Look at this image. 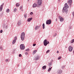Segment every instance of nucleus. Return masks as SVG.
I'll return each instance as SVG.
<instances>
[{
	"label": "nucleus",
	"instance_id": "nucleus-4",
	"mask_svg": "<svg viewBox=\"0 0 74 74\" xmlns=\"http://www.w3.org/2000/svg\"><path fill=\"white\" fill-rule=\"evenodd\" d=\"M20 47L21 50H23V49H25V46H24L23 44L21 45Z\"/></svg>",
	"mask_w": 74,
	"mask_h": 74
},
{
	"label": "nucleus",
	"instance_id": "nucleus-23",
	"mask_svg": "<svg viewBox=\"0 0 74 74\" xmlns=\"http://www.w3.org/2000/svg\"><path fill=\"white\" fill-rule=\"evenodd\" d=\"M42 27H43V29H44L45 28V24L44 23H43L42 25Z\"/></svg>",
	"mask_w": 74,
	"mask_h": 74
},
{
	"label": "nucleus",
	"instance_id": "nucleus-41",
	"mask_svg": "<svg viewBox=\"0 0 74 74\" xmlns=\"http://www.w3.org/2000/svg\"><path fill=\"white\" fill-rule=\"evenodd\" d=\"M5 61H6V62H8V60L7 59H6L5 60Z\"/></svg>",
	"mask_w": 74,
	"mask_h": 74
},
{
	"label": "nucleus",
	"instance_id": "nucleus-29",
	"mask_svg": "<svg viewBox=\"0 0 74 74\" xmlns=\"http://www.w3.org/2000/svg\"><path fill=\"white\" fill-rule=\"evenodd\" d=\"M61 56H59V57H58V60H60V59H61Z\"/></svg>",
	"mask_w": 74,
	"mask_h": 74
},
{
	"label": "nucleus",
	"instance_id": "nucleus-35",
	"mask_svg": "<svg viewBox=\"0 0 74 74\" xmlns=\"http://www.w3.org/2000/svg\"><path fill=\"white\" fill-rule=\"evenodd\" d=\"M56 35H57V34H55V35H54L53 36V37H55V36H56Z\"/></svg>",
	"mask_w": 74,
	"mask_h": 74
},
{
	"label": "nucleus",
	"instance_id": "nucleus-32",
	"mask_svg": "<svg viewBox=\"0 0 74 74\" xmlns=\"http://www.w3.org/2000/svg\"><path fill=\"white\" fill-rule=\"evenodd\" d=\"M17 39V37H16V36L14 37V40H16Z\"/></svg>",
	"mask_w": 74,
	"mask_h": 74
},
{
	"label": "nucleus",
	"instance_id": "nucleus-42",
	"mask_svg": "<svg viewBox=\"0 0 74 74\" xmlns=\"http://www.w3.org/2000/svg\"><path fill=\"white\" fill-rule=\"evenodd\" d=\"M57 53H59V51H57Z\"/></svg>",
	"mask_w": 74,
	"mask_h": 74
},
{
	"label": "nucleus",
	"instance_id": "nucleus-33",
	"mask_svg": "<svg viewBox=\"0 0 74 74\" xmlns=\"http://www.w3.org/2000/svg\"><path fill=\"white\" fill-rule=\"evenodd\" d=\"M33 12H31L30 14V15H33Z\"/></svg>",
	"mask_w": 74,
	"mask_h": 74
},
{
	"label": "nucleus",
	"instance_id": "nucleus-38",
	"mask_svg": "<svg viewBox=\"0 0 74 74\" xmlns=\"http://www.w3.org/2000/svg\"><path fill=\"white\" fill-rule=\"evenodd\" d=\"M36 44H33V46L34 47V46H36Z\"/></svg>",
	"mask_w": 74,
	"mask_h": 74
},
{
	"label": "nucleus",
	"instance_id": "nucleus-37",
	"mask_svg": "<svg viewBox=\"0 0 74 74\" xmlns=\"http://www.w3.org/2000/svg\"><path fill=\"white\" fill-rule=\"evenodd\" d=\"M0 33H3V30H1Z\"/></svg>",
	"mask_w": 74,
	"mask_h": 74
},
{
	"label": "nucleus",
	"instance_id": "nucleus-28",
	"mask_svg": "<svg viewBox=\"0 0 74 74\" xmlns=\"http://www.w3.org/2000/svg\"><path fill=\"white\" fill-rule=\"evenodd\" d=\"M17 10V9H16V8H14V12H16V11Z\"/></svg>",
	"mask_w": 74,
	"mask_h": 74
},
{
	"label": "nucleus",
	"instance_id": "nucleus-31",
	"mask_svg": "<svg viewBox=\"0 0 74 74\" xmlns=\"http://www.w3.org/2000/svg\"><path fill=\"white\" fill-rule=\"evenodd\" d=\"M50 51V50H47V51H46V53H48Z\"/></svg>",
	"mask_w": 74,
	"mask_h": 74
},
{
	"label": "nucleus",
	"instance_id": "nucleus-46",
	"mask_svg": "<svg viewBox=\"0 0 74 74\" xmlns=\"http://www.w3.org/2000/svg\"><path fill=\"white\" fill-rule=\"evenodd\" d=\"M64 68V66H63Z\"/></svg>",
	"mask_w": 74,
	"mask_h": 74
},
{
	"label": "nucleus",
	"instance_id": "nucleus-30",
	"mask_svg": "<svg viewBox=\"0 0 74 74\" xmlns=\"http://www.w3.org/2000/svg\"><path fill=\"white\" fill-rule=\"evenodd\" d=\"M30 51V49H28L25 50L26 51Z\"/></svg>",
	"mask_w": 74,
	"mask_h": 74
},
{
	"label": "nucleus",
	"instance_id": "nucleus-6",
	"mask_svg": "<svg viewBox=\"0 0 74 74\" xmlns=\"http://www.w3.org/2000/svg\"><path fill=\"white\" fill-rule=\"evenodd\" d=\"M42 2V0H38V4L39 5H41Z\"/></svg>",
	"mask_w": 74,
	"mask_h": 74
},
{
	"label": "nucleus",
	"instance_id": "nucleus-3",
	"mask_svg": "<svg viewBox=\"0 0 74 74\" xmlns=\"http://www.w3.org/2000/svg\"><path fill=\"white\" fill-rule=\"evenodd\" d=\"M67 8H69V6L67 5V4L66 3L65 4V6L64 7L62 10V12H64V10L65 9H67Z\"/></svg>",
	"mask_w": 74,
	"mask_h": 74
},
{
	"label": "nucleus",
	"instance_id": "nucleus-40",
	"mask_svg": "<svg viewBox=\"0 0 74 74\" xmlns=\"http://www.w3.org/2000/svg\"><path fill=\"white\" fill-rule=\"evenodd\" d=\"M0 49H2V47H0Z\"/></svg>",
	"mask_w": 74,
	"mask_h": 74
},
{
	"label": "nucleus",
	"instance_id": "nucleus-7",
	"mask_svg": "<svg viewBox=\"0 0 74 74\" xmlns=\"http://www.w3.org/2000/svg\"><path fill=\"white\" fill-rule=\"evenodd\" d=\"M72 2L73 1H72V0H69L68 2V4H69V5L70 6H71V3H72Z\"/></svg>",
	"mask_w": 74,
	"mask_h": 74
},
{
	"label": "nucleus",
	"instance_id": "nucleus-13",
	"mask_svg": "<svg viewBox=\"0 0 74 74\" xmlns=\"http://www.w3.org/2000/svg\"><path fill=\"white\" fill-rule=\"evenodd\" d=\"M60 22H63V21H64V19H63V18L61 17L60 18Z\"/></svg>",
	"mask_w": 74,
	"mask_h": 74
},
{
	"label": "nucleus",
	"instance_id": "nucleus-9",
	"mask_svg": "<svg viewBox=\"0 0 74 74\" xmlns=\"http://www.w3.org/2000/svg\"><path fill=\"white\" fill-rule=\"evenodd\" d=\"M3 5H4V3H3V4L1 5L0 7V11H1L2 10H3Z\"/></svg>",
	"mask_w": 74,
	"mask_h": 74
},
{
	"label": "nucleus",
	"instance_id": "nucleus-39",
	"mask_svg": "<svg viewBox=\"0 0 74 74\" xmlns=\"http://www.w3.org/2000/svg\"><path fill=\"white\" fill-rule=\"evenodd\" d=\"M27 54H28V53L26 52V53H25V55H27Z\"/></svg>",
	"mask_w": 74,
	"mask_h": 74
},
{
	"label": "nucleus",
	"instance_id": "nucleus-2",
	"mask_svg": "<svg viewBox=\"0 0 74 74\" xmlns=\"http://www.w3.org/2000/svg\"><path fill=\"white\" fill-rule=\"evenodd\" d=\"M49 43V41H47V40L46 39L44 40L43 42V44L45 46H47V45H48Z\"/></svg>",
	"mask_w": 74,
	"mask_h": 74
},
{
	"label": "nucleus",
	"instance_id": "nucleus-18",
	"mask_svg": "<svg viewBox=\"0 0 74 74\" xmlns=\"http://www.w3.org/2000/svg\"><path fill=\"white\" fill-rule=\"evenodd\" d=\"M52 62H50L49 64V67H51L52 66Z\"/></svg>",
	"mask_w": 74,
	"mask_h": 74
},
{
	"label": "nucleus",
	"instance_id": "nucleus-20",
	"mask_svg": "<svg viewBox=\"0 0 74 74\" xmlns=\"http://www.w3.org/2000/svg\"><path fill=\"white\" fill-rule=\"evenodd\" d=\"M58 73L59 74L61 73H62V70H59L58 71Z\"/></svg>",
	"mask_w": 74,
	"mask_h": 74
},
{
	"label": "nucleus",
	"instance_id": "nucleus-19",
	"mask_svg": "<svg viewBox=\"0 0 74 74\" xmlns=\"http://www.w3.org/2000/svg\"><path fill=\"white\" fill-rule=\"evenodd\" d=\"M15 42H16V40H14L13 41L12 43L13 44H14Z\"/></svg>",
	"mask_w": 74,
	"mask_h": 74
},
{
	"label": "nucleus",
	"instance_id": "nucleus-1",
	"mask_svg": "<svg viewBox=\"0 0 74 74\" xmlns=\"http://www.w3.org/2000/svg\"><path fill=\"white\" fill-rule=\"evenodd\" d=\"M25 33L23 32L22 33L21 35V39L22 41H23L24 40V39L25 38Z\"/></svg>",
	"mask_w": 74,
	"mask_h": 74
},
{
	"label": "nucleus",
	"instance_id": "nucleus-5",
	"mask_svg": "<svg viewBox=\"0 0 74 74\" xmlns=\"http://www.w3.org/2000/svg\"><path fill=\"white\" fill-rule=\"evenodd\" d=\"M51 19L48 20L46 21L47 25H50L51 23Z\"/></svg>",
	"mask_w": 74,
	"mask_h": 74
},
{
	"label": "nucleus",
	"instance_id": "nucleus-12",
	"mask_svg": "<svg viewBox=\"0 0 74 74\" xmlns=\"http://www.w3.org/2000/svg\"><path fill=\"white\" fill-rule=\"evenodd\" d=\"M39 28H40V26H37L35 27V30H37V29H39Z\"/></svg>",
	"mask_w": 74,
	"mask_h": 74
},
{
	"label": "nucleus",
	"instance_id": "nucleus-17",
	"mask_svg": "<svg viewBox=\"0 0 74 74\" xmlns=\"http://www.w3.org/2000/svg\"><path fill=\"white\" fill-rule=\"evenodd\" d=\"M39 58H40V57H36V58H35V60H38V59H39Z\"/></svg>",
	"mask_w": 74,
	"mask_h": 74
},
{
	"label": "nucleus",
	"instance_id": "nucleus-14",
	"mask_svg": "<svg viewBox=\"0 0 74 74\" xmlns=\"http://www.w3.org/2000/svg\"><path fill=\"white\" fill-rule=\"evenodd\" d=\"M37 52V50H35L33 51V54L34 55V54H35Z\"/></svg>",
	"mask_w": 74,
	"mask_h": 74
},
{
	"label": "nucleus",
	"instance_id": "nucleus-22",
	"mask_svg": "<svg viewBox=\"0 0 74 74\" xmlns=\"http://www.w3.org/2000/svg\"><path fill=\"white\" fill-rule=\"evenodd\" d=\"M52 67H51V68H49L48 70V71H49H49H50L51 70V69H52Z\"/></svg>",
	"mask_w": 74,
	"mask_h": 74
},
{
	"label": "nucleus",
	"instance_id": "nucleus-8",
	"mask_svg": "<svg viewBox=\"0 0 74 74\" xmlns=\"http://www.w3.org/2000/svg\"><path fill=\"white\" fill-rule=\"evenodd\" d=\"M69 51H70L71 52L72 51V50H73V47L70 46L69 48Z\"/></svg>",
	"mask_w": 74,
	"mask_h": 74
},
{
	"label": "nucleus",
	"instance_id": "nucleus-25",
	"mask_svg": "<svg viewBox=\"0 0 74 74\" xmlns=\"http://www.w3.org/2000/svg\"><path fill=\"white\" fill-rule=\"evenodd\" d=\"M74 42V39L72 40L71 41V43H73Z\"/></svg>",
	"mask_w": 74,
	"mask_h": 74
},
{
	"label": "nucleus",
	"instance_id": "nucleus-21",
	"mask_svg": "<svg viewBox=\"0 0 74 74\" xmlns=\"http://www.w3.org/2000/svg\"><path fill=\"white\" fill-rule=\"evenodd\" d=\"M46 67L47 66H44L42 67V69H45Z\"/></svg>",
	"mask_w": 74,
	"mask_h": 74
},
{
	"label": "nucleus",
	"instance_id": "nucleus-26",
	"mask_svg": "<svg viewBox=\"0 0 74 74\" xmlns=\"http://www.w3.org/2000/svg\"><path fill=\"white\" fill-rule=\"evenodd\" d=\"M16 7H19V3H17L16 5Z\"/></svg>",
	"mask_w": 74,
	"mask_h": 74
},
{
	"label": "nucleus",
	"instance_id": "nucleus-36",
	"mask_svg": "<svg viewBox=\"0 0 74 74\" xmlns=\"http://www.w3.org/2000/svg\"><path fill=\"white\" fill-rule=\"evenodd\" d=\"M23 7L22 6H21L20 7V10H21V9H22V8Z\"/></svg>",
	"mask_w": 74,
	"mask_h": 74
},
{
	"label": "nucleus",
	"instance_id": "nucleus-34",
	"mask_svg": "<svg viewBox=\"0 0 74 74\" xmlns=\"http://www.w3.org/2000/svg\"><path fill=\"white\" fill-rule=\"evenodd\" d=\"M19 57H22V55H21V54H20L19 55Z\"/></svg>",
	"mask_w": 74,
	"mask_h": 74
},
{
	"label": "nucleus",
	"instance_id": "nucleus-43",
	"mask_svg": "<svg viewBox=\"0 0 74 74\" xmlns=\"http://www.w3.org/2000/svg\"><path fill=\"white\" fill-rule=\"evenodd\" d=\"M57 20H58V19H57V18H56V21H57Z\"/></svg>",
	"mask_w": 74,
	"mask_h": 74
},
{
	"label": "nucleus",
	"instance_id": "nucleus-16",
	"mask_svg": "<svg viewBox=\"0 0 74 74\" xmlns=\"http://www.w3.org/2000/svg\"><path fill=\"white\" fill-rule=\"evenodd\" d=\"M32 18L28 19H27L28 22H30V21L32 20Z\"/></svg>",
	"mask_w": 74,
	"mask_h": 74
},
{
	"label": "nucleus",
	"instance_id": "nucleus-44",
	"mask_svg": "<svg viewBox=\"0 0 74 74\" xmlns=\"http://www.w3.org/2000/svg\"><path fill=\"white\" fill-rule=\"evenodd\" d=\"M65 48H67V47H65Z\"/></svg>",
	"mask_w": 74,
	"mask_h": 74
},
{
	"label": "nucleus",
	"instance_id": "nucleus-27",
	"mask_svg": "<svg viewBox=\"0 0 74 74\" xmlns=\"http://www.w3.org/2000/svg\"><path fill=\"white\" fill-rule=\"evenodd\" d=\"M24 16L25 18H26V17H27V14H24Z\"/></svg>",
	"mask_w": 74,
	"mask_h": 74
},
{
	"label": "nucleus",
	"instance_id": "nucleus-45",
	"mask_svg": "<svg viewBox=\"0 0 74 74\" xmlns=\"http://www.w3.org/2000/svg\"><path fill=\"white\" fill-rule=\"evenodd\" d=\"M60 1V0H58V1Z\"/></svg>",
	"mask_w": 74,
	"mask_h": 74
},
{
	"label": "nucleus",
	"instance_id": "nucleus-10",
	"mask_svg": "<svg viewBox=\"0 0 74 74\" xmlns=\"http://www.w3.org/2000/svg\"><path fill=\"white\" fill-rule=\"evenodd\" d=\"M37 6V4L35 3L33 5V8H35V7H36Z\"/></svg>",
	"mask_w": 74,
	"mask_h": 74
},
{
	"label": "nucleus",
	"instance_id": "nucleus-24",
	"mask_svg": "<svg viewBox=\"0 0 74 74\" xmlns=\"http://www.w3.org/2000/svg\"><path fill=\"white\" fill-rule=\"evenodd\" d=\"M6 12L7 13L9 12H10V9H8L6 10Z\"/></svg>",
	"mask_w": 74,
	"mask_h": 74
},
{
	"label": "nucleus",
	"instance_id": "nucleus-11",
	"mask_svg": "<svg viewBox=\"0 0 74 74\" xmlns=\"http://www.w3.org/2000/svg\"><path fill=\"white\" fill-rule=\"evenodd\" d=\"M65 12L66 14H67V13H68V10H66V9H65L64 10V12Z\"/></svg>",
	"mask_w": 74,
	"mask_h": 74
},
{
	"label": "nucleus",
	"instance_id": "nucleus-15",
	"mask_svg": "<svg viewBox=\"0 0 74 74\" xmlns=\"http://www.w3.org/2000/svg\"><path fill=\"white\" fill-rule=\"evenodd\" d=\"M18 26H20V25H21V22L20 21H18Z\"/></svg>",
	"mask_w": 74,
	"mask_h": 74
}]
</instances>
